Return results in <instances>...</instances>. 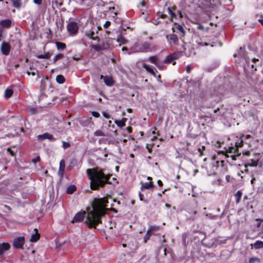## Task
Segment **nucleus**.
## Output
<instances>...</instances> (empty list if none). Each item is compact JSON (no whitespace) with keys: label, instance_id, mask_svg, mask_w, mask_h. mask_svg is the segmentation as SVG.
Returning <instances> with one entry per match:
<instances>
[{"label":"nucleus","instance_id":"obj_1","mask_svg":"<svg viewBox=\"0 0 263 263\" xmlns=\"http://www.w3.org/2000/svg\"><path fill=\"white\" fill-rule=\"evenodd\" d=\"M108 200L105 198H95L92 203V210L88 212L85 220L86 224L90 227H96L101 222L100 218L105 215Z\"/></svg>","mask_w":263,"mask_h":263},{"label":"nucleus","instance_id":"obj_39","mask_svg":"<svg viewBox=\"0 0 263 263\" xmlns=\"http://www.w3.org/2000/svg\"><path fill=\"white\" fill-rule=\"evenodd\" d=\"M256 261L259 262L260 259L257 257H251L249 259V263H254Z\"/></svg>","mask_w":263,"mask_h":263},{"label":"nucleus","instance_id":"obj_19","mask_svg":"<svg viewBox=\"0 0 263 263\" xmlns=\"http://www.w3.org/2000/svg\"><path fill=\"white\" fill-rule=\"evenodd\" d=\"M154 186L153 182L152 181H150L149 182L142 183V185L141 187V190L143 191L145 189H149L150 188L153 187Z\"/></svg>","mask_w":263,"mask_h":263},{"label":"nucleus","instance_id":"obj_31","mask_svg":"<svg viewBox=\"0 0 263 263\" xmlns=\"http://www.w3.org/2000/svg\"><path fill=\"white\" fill-rule=\"evenodd\" d=\"M76 190V187L74 185H70L67 189V193L69 194H71Z\"/></svg>","mask_w":263,"mask_h":263},{"label":"nucleus","instance_id":"obj_9","mask_svg":"<svg viewBox=\"0 0 263 263\" xmlns=\"http://www.w3.org/2000/svg\"><path fill=\"white\" fill-rule=\"evenodd\" d=\"M37 138L39 141H43L45 139H48L51 141H53L55 140L54 137L48 133H45L42 135H39L37 136Z\"/></svg>","mask_w":263,"mask_h":263},{"label":"nucleus","instance_id":"obj_10","mask_svg":"<svg viewBox=\"0 0 263 263\" xmlns=\"http://www.w3.org/2000/svg\"><path fill=\"white\" fill-rule=\"evenodd\" d=\"M24 244V238L23 237H18L14 239L13 241V246L15 248H21Z\"/></svg>","mask_w":263,"mask_h":263},{"label":"nucleus","instance_id":"obj_35","mask_svg":"<svg viewBox=\"0 0 263 263\" xmlns=\"http://www.w3.org/2000/svg\"><path fill=\"white\" fill-rule=\"evenodd\" d=\"M13 93V91L11 89H6L5 91V97L7 98H10Z\"/></svg>","mask_w":263,"mask_h":263},{"label":"nucleus","instance_id":"obj_15","mask_svg":"<svg viewBox=\"0 0 263 263\" xmlns=\"http://www.w3.org/2000/svg\"><path fill=\"white\" fill-rule=\"evenodd\" d=\"M10 248V245L8 243L3 242L0 243V257L4 254L5 252Z\"/></svg>","mask_w":263,"mask_h":263},{"label":"nucleus","instance_id":"obj_56","mask_svg":"<svg viewBox=\"0 0 263 263\" xmlns=\"http://www.w3.org/2000/svg\"><path fill=\"white\" fill-rule=\"evenodd\" d=\"M157 183L159 186H162L163 185V183L160 180H158Z\"/></svg>","mask_w":263,"mask_h":263},{"label":"nucleus","instance_id":"obj_32","mask_svg":"<svg viewBox=\"0 0 263 263\" xmlns=\"http://www.w3.org/2000/svg\"><path fill=\"white\" fill-rule=\"evenodd\" d=\"M21 0H11L13 6L16 8H20L21 7Z\"/></svg>","mask_w":263,"mask_h":263},{"label":"nucleus","instance_id":"obj_45","mask_svg":"<svg viewBox=\"0 0 263 263\" xmlns=\"http://www.w3.org/2000/svg\"><path fill=\"white\" fill-rule=\"evenodd\" d=\"M206 216L209 218V219H214L216 218V215H212V214H210V213H209V214H206Z\"/></svg>","mask_w":263,"mask_h":263},{"label":"nucleus","instance_id":"obj_42","mask_svg":"<svg viewBox=\"0 0 263 263\" xmlns=\"http://www.w3.org/2000/svg\"><path fill=\"white\" fill-rule=\"evenodd\" d=\"M248 166L247 165V164H246V165H245L241 168V170H240V173H243V172H248V170L247 168V167Z\"/></svg>","mask_w":263,"mask_h":263},{"label":"nucleus","instance_id":"obj_17","mask_svg":"<svg viewBox=\"0 0 263 263\" xmlns=\"http://www.w3.org/2000/svg\"><path fill=\"white\" fill-rule=\"evenodd\" d=\"M142 67L144 68L148 72L150 73L154 77H156V74L153 69L152 66L149 65L145 63H143L142 64Z\"/></svg>","mask_w":263,"mask_h":263},{"label":"nucleus","instance_id":"obj_48","mask_svg":"<svg viewBox=\"0 0 263 263\" xmlns=\"http://www.w3.org/2000/svg\"><path fill=\"white\" fill-rule=\"evenodd\" d=\"M77 159L76 158H73L72 159L71 161V164L74 166V165H76L77 164Z\"/></svg>","mask_w":263,"mask_h":263},{"label":"nucleus","instance_id":"obj_28","mask_svg":"<svg viewBox=\"0 0 263 263\" xmlns=\"http://www.w3.org/2000/svg\"><path fill=\"white\" fill-rule=\"evenodd\" d=\"M56 45L58 50H63L66 48V44L62 42H57Z\"/></svg>","mask_w":263,"mask_h":263},{"label":"nucleus","instance_id":"obj_38","mask_svg":"<svg viewBox=\"0 0 263 263\" xmlns=\"http://www.w3.org/2000/svg\"><path fill=\"white\" fill-rule=\"evenodd\" d=\"M159 229V227L158 226H150L148 230V233H151L153 231H158Z\"/></svg>","mask_w":263,"mask_h":263},{"label":"nucleus","instance_id":"obj_11","mask_svg":"<svg viewBox=\"0 0 263 263\" xmlns=\"http://www.w3.org/2000/svg\"><path fill=\"white\" fill-rule=\"evenodd\" d=\"M1 51L3 54L8 55L9 53L10 46L9 43L3 41L1 44Z\"/></svg>","mask_w":263,"mask_h":263},{"label":"nucleus","instance_id":"obj_29","mask_svg":"<svg viewBox=\"0 0 263 263\" xmlns=\"http://www.w3.org/2000/svg\"><path fill=\"white\" fill-rule=\"evenodd\" d=\"M39 237L40 236L38 234H33L32 235L30 241L32 242H35L39 240Z\"/></svg>","mask_w":263,"mask_h":263},{"label":"nucleus","instance_id":"obj_51","mask_svg":"<svg viewBox=\"0 0 263 263\" xmlns=\"http://www.w3.org/2000/svg\"><path fill=\"white\" fill-rule=\"evenodd\" d=\"M42 0H33V3L37 5H41L42 4Z\"/></svg>","mask_w":263,"mask_h":263},{"label":"nucleus","instance_id":"obj_60","mask_svg":"<svg viewBox=\"0 0 263 263\" xmlns=\"http://www.w3.org/2000/svg\"><path fill=\"white\" fill-rule=\"evenodd\" d=\"M4 207H5L6 208H7L9 211H11V208L9 206H8L6 204H5L4 205Z\"/></svg>","mask_w":263,"mask_h":263},{"label":"nucleus","instance_id":"obj_57","mask_svg":"<svg viewBox=\"0 0 263 263\" xmlns=\"http://www.w3.org/2000/svg\"><path fill=\"white\" fill-rule=\"evenodd\" d=\"M251 61L253 63H255L256 62H258L259 60L258 59H256V58H252L251 59Z\"/></svg>","mask_w":263,"mask_h":263},{"label":"nucleus","instance_id":"obj_62","mask_svg":"<svg viewBox=\"0 0 263 263\" xmlns=\"http://www.w3.org/2000/svg\"><path fill=\"white\" fill-rule=\"evenodd\" d=\"M166 17V14H162L160 15V17L162 18H165Z\"/></svg>","mask_w":263,"mask_h":263},{"label":"nucleus","instance_id":"obj_61","mask_svg":"<svg viewBox=\"0 0 263 263\" xmlns=\"http://www.w3.org/2000/svg\"><path fill=\"white\" fill-rule=\"evenodd\" d=\"M127 119L126 118H123L121 120L124 123V124H125V122H126L127 121Z\"/></svg>","mask_w":263,"mask_h":263},{"label":"nucleus","instance_id":"obj_33","mask_svg":"<svg viewBox=\"0 0 263 263\" xmlns=\"http://www.w3.org/2000/svg\"><path fill=\"white\" fill-rule=\"evenodd\" d=\"M167 10H168V14L171 17V20L173 18H177V15L173 12V10L172 9V8L171 7H168L167 8Z\"/></svg>","mask_w":263,"mask_h":263},{"label":"nucleus","instance_id":"obj_5","mask_svg":"<svg viewBox=\"0 0 263 263\" xmlns=\"http://www.w3.org/2000/svg\"><path fill=\"white\" fill-rule=\"evenodd\" d=\"M67 30L69 34L71 35H76L79 30V25L76 22H70L67 25Z\"/></svg>","mask_w":263,"mask_h":263},{"label":"nucleus","instance_id":"obj_14","mask_svg":"<svg viewBox=\"0 0 263 263\" xmlns=\"http://www.w3.org/2000/svg\"><path fill=\"white\" fill-rule=\"evenodd\" d=\"M194 39L197 45L199 46H207L208 44L207 42L203 41L199 36L195 35Z\"/></svg>","mask_w":263,"mask_h":263},{"label":"nucleus","instance_id":"obj_64","mask_svg":"<svg viewBox=\"0 0 263 263\" xmlns=\"http://www.w3.org/2000/svg\"><path fill=\"white\" fill-rule=\"evenodd\" d=\"M230 176L229 175H227L226 177V180L229 182L230 179Z\"/></svg>","mask_w":263,"mask_h":263},{"label":"nucleus","instance_id":"obj_30","mask_svg":"<svg viewBox=\"0 0 263 263\" xmlns=\"http://www.w3.org/2000/svg\"><path fill=\"white\" fill-rule=\"evenodd\" d=\"M248 166L254 167L256 166L258 164L257 161H254L253 159H250L249 162L247 163Z\"/></svg>","mask_w":263,"mask_h":263},{"label":"nucleus","instance_id":"obj_21","mask_svg":"<svg viewBox=\"0 0 263 263\" xmlns=\"http://www.w3.org/2000/svg\"><path fill=\"white\" fill-rule=\"evenodd\" d=\"M64 170H65V162L64 160H62L60 161V167H59V172H58L60 176H62L63 175Z\"/></svg>","mask_w":263,"mask_h":263},{"label":"nucleus","instance_id":"obj_18","mask_svg":"<svg viewBox=\"0 0 263 263\" xmlns=\"http://www.w3.org/2000/svg\"><path fill=\"white\" fill-rule=\"evenodd\" d=\"M86 35L89 39H92L94 41H97L99 42L100 40L98 36H94L95 32L93 31H88L86 32Z\"/></svg>","mask_w":263,"mask_h":263},{"label":"nucleus","instance_id":"obj_26","mask_svg":"<svg viewBox=\"0 0 263 263\" xmlns=\"http://www.w3.org/2000/svg\"><path fill=\"white\" fill-rule=\"evenodd\" d=\"M56 81L59 84H63L65 81V79L63 76L59 74L56 77Z\"/></svg>","mask_w":263,"mask_h":263},{"label":"nucleus","instance_id":"obj_13","mask_svg":"<svg viewBox=\"0 0 263 263\" xmlns=\"http://www.w3.org/2000/svg\"><path fill=\"white\" fill-rule=\"evenodd\" d=\"M91 48L95 51L99 52L106 49L107 47L104 42H101L99 45H92Z\"/></svg>","mask_w":263,"mask_h":263},{"label":"nucleus","instance_id":"obj_4","mask_svg":"<svg viewBox=\"0 0 263 263\" xmlns=\"http://www.w3.org/2000/svg\"><path fill=\"white\" fill-rule=\"evenodd\" d=\"M152 51V48L149 43L144 42L141 44L136 43L130 49L128 54H132L135 52H148Z\"/></svg>","mask_w":263,"mask_h":263},{"label":"nucleus","instance_id":"obj_44","mask_svg":"<svg viewBox=\"0 0 263 263\" xmlns=\"http://www.w3.org/2000/svg\"><path fill=\"white\" fill-rule=\"evenodd\" d=\"M62 144H63V147L64 149H66L70 146V145L69 143L66 142L65 141H63Z\"/></svg>","mask_w":263,"mask_h":263},{"label":"nucleus","instance_id":"obj_54","mask_svg":"<svg viewBox=\"0 0 263 263\" xmlns=\"http://www.w3.org/2000/svg\"><path fill=\"white\" fill-rule=\"evenodd\" d=\"M126 130L128 132V133H130L132 132V128L130 127H126Z\"/></svg>","mask_w":263,"mask_h":263},{"label":"nucleus","instance_id":"obj_58","mask_svg":"<svg viewBox=\"0 0 263 263\" xmlns=\"http://www.w3.org/2000/svg\"><path fill=\"white\" fill-rule=\"evenodd\" d=\"M139 198H140V200H143V195L141 193H139Z\"/></svg>","mask_w":263,"mask_h":263},{"label":"nucleus","instance_id":"obj_46","mask_svg":"<svg viewBox=\"0 0 263 263\" xmlns=\"http://www.w3.org/2000/svg\"><path fill=\"white\" fill-rule=\"evenodd\" d=\"M40 160V157H36V158L33 159L32 160V162L34 163V164H36L37 162H39Z\"/></svg>","mask_w":263,"mask_h":263},{"label":"nucleus","instance_id":"obj_23","mask_svg":"<svg viewBox=\"0 0 263 263\" xmlns=\"http://www.w3.org/2000/svg\"><path fill=\"white\" fill-rule=\"evenodd\" d=\"M242 193L241 191H240V190L238 191L234 194V196L236 198L235 201H236V204H238L240 202V199L242 197Z\"/></svg>","mask_w":263,"mask_h":263},{"label":"nucleus","instance_id":"obj_43","mask_svg":"<svg viewBox=\"0 0 263 263\" xmlns=\"http://www.w3.org/2000/svg\"><path fill=\"white\" fill-rule=\"evenodd\" d=\"M151 235V233H148V231H147L144 237L145 242H146V241L149 238Z\"/></svg>","mask_w":263,"mask_h":263},{"label":"nucleus","instance_id":"obj_25","mask_svg":"<svg viewBox=\"0 0 263 263\" xmlns=\"http://www.w3.org/2000/svg\"><path fill=\"white\" fill-rule=\"evenodd\" d=\"M39 72L37 69L35 68L30 67L29 69L27 71V73L28 75H32L35 76L36 73Z\"/></svg>","mask_w":263,"mask_h":263},{"label":"nucleus","instance_id":"obj_37","mask_svg":"<svg viewBox=\"0 0 263 263\" xmlns=\"http://www.w3.org/2000/svg\"><path fill=\"white\" fill-rule=\"evenodd\" d=\"M115 123L119 127H122L125 125V124H124V123H123L121 120H115Z\"/></svg>","mask_w":263,"mask_h":263},{"label":"nucleus","instance_id":"obj_7","mask_svg":"<svg viewBox=\"0 0 263 263\" xmlns=\"http://www.w3.org/2000/svg\"><path fill=\"white\" fill-rule=\"evenodd\" d=\"M86 212L85 211H81L77 213L73 218L72 222H81L84 220Z\"/></svg>","mask_w":263,"mask_h":263},{"label":"nucleus","instance_id":"obj_6","mask_svg":"<svg viewBox=\"0 0 263 263\" xmlns=\"http://www.w3.org/2000/svg\"><path fill=\"white\" fill-rule=\"evenodd\" d=\"M166 39L168 44L171 46L178 44V37L177 35L171 33L166 35Z\"/></svg>","mask_w":263,"mask_h":263},{"label":"nucleus","instance_id":"obj_59","mask_svg":"<svg viewBox=\"0 0 263 263\" xmlns=\"http://www.w3.org/2000/svg\"><path fill=\"white\" fill-rule=\"evenodd\" d=\"M166 191V190H164L162 192V193H158V195L160 197L162 196V195L164 194Z\"/></svg>","mask_w":263,"mask_h":263},{"label":"nucleus","instance_id":"obj_52","mask_svg":"<svg viewBox=\"0 0 263 263\" xmlns=\"http://www.w3.org/2000/svg\"><path fill=\"white\" fill-rule=\"evenodd\" d=\"M159 69H163L164 66L161 64V61L159 62V66H156Z\"/></svg>","mask_w":263,"mask_h":263},{"label":"nucleus","instance_id":"obj_2","mask_svg":"<svg viewBox=\"0 0 263 263\" xmlns=\"http://www.w3.org/2000/svg\"><path fill=\"white\" fill-rule=\"evenodd\" d=\"M86 172L90 180V188L92 190H98L100 187H103L110 178V175L104 174L98 167L87 169Z\"/></svg>","mask_w":263,"mask_h":263},{"label":"nucleus","instance_id":"obj_47","mask_svg":"<svg viewBox=\"0 0 263 263\" xmlns=\"http://www.w3.org/2000/svg\"><path fill=\"white\" fill-rule=\"evenodd\" d=\"M92 115L95 118H98L100 116V114L97 111L92 112Z\"/></svg>","mask_w":263,"mask_h":263},{"label":"nucleus","instance_id":"obj_49","mask_svg":"<svg viewBox=\"0 0 263 263\" xmlns=\"http://www.w3.org/2000/svg\"><path fill=\"white\" fill-rule=\"evenodd\" d=\"M110 25V22L109 21H106L104 24L103 26L105 28H107Z\"/></svg>","mask_w":263,"mask_h":263},{"label":"nucleus","instance_id":"obj_34","mask_svg":"<svg viewBox=\"0 0 263 263\" xmlns=\"http://www.w3.org/2000/svg\"><path fill=\"white\" fill-rule=\"evenodd\" d=\"M117 42L119 44H125L127 43V40L123 36H120L117 39Z\"/></svg>","mask_w":263,"mask_h":263},{"label":"nucleus","instance_id":"obj_55","mask_svg":"<svg viewBox=\"0 0 263 263\" xmlns=\"http://www.w3.org/2000/svg\"><path fill=\"white\" fill-rule=\"evenodd\" d=\"M242 154H243V155L250 156V152H249V151H246V152H243V153H242Z\"/></svg>","mask_w":263,"mask_h":263},{"label":"nucleus","instance_id":"obj_53","mask_svg":"<svg viewBox=\"0 0 263 263\" xmlns=\"http://www.w3.org/2000/svg\"><path fill=\"white\" fill-rule=\"evenodd\" d=\"M7 151L9 152L11 156H13L14 155V152L10 148H8Z\"/></svg>","mask_w":263,"mask_h":263},{"label":"nucleus","instance_id":"obj_20","mask_svg":"<svg viewBox=\"0 0 263 263\" xmlns=\"http://www.w3.org/2000/svg\"><path fill=\"white\" fill-rule=\"evenodd\" d=\"M1 25L4 28H9L11 25V21L8 19L3 20L1 21Z\"/></svg>","mask_w":263,"mask_h":263},{"label":"nucleus","instance_id":"obj_22","mask_svg":"<svg viewBox=\"0 0 263 263\" xmlns=\"http://www.w3.org/2000/svg\"><path fill=\"white\" fill-rule=\"evenodd\" d=\"M251 246H253L255 249L263 248V241L257 240L253 244H251Z\"/></svg>","mask_w":263,"mask_h":263},{"label":"nucleus","instance_id":"obj_41","mask_svg":"<svg viewBox=\"0 0 263 263\" xmlns=\"http://www.w3.org/2000/svg\"><path fill=\"white\" fill-rule=\"evenodd\" d=\"M152 137L151 138L152 140H154V139H156L158 134L156 132V128H154V129L152 132Z\"/></svg>","mask_w":263,"mask_h":263},{"label":"nucleus","instance_id":"obj_40","mask_svg":"<svg viewBox=\"0 0 263 263\" xmlns=\"http://www.w3.org/2000/svg\"><path fill=\"white\" fill-rule=\"evenodd\" d=\"M63 57H64V55L63 54H62V53L58 54L54 57V58L53 59V61L54 62H56L58 60L63 58Z\"/></svg>","mask_w":263,"mask_h":263},{"label":"nucleus","instance_id":"obj_27","mask_svg":"<svg viewBox=\"0 0 263 263\" xmlns=\"http://www.w3.org/2000/svg\"><path fill=\"white\" fill-rule=\"evenodd\" d=\"M93 135L96 137H104L105 136V134L102 129H99L94 132Z\"/></svg>","mask_w":263,"mask_h":263},{"label":"nucleus","instance_id":"obj_36","mask_svg":"<svg viewBox=\"0 0 263 263\" xmlns=\"http://www.w3.org/2000/svg\"><path fill=\"white\" fill-rule=\"evenodd\" d=\"M50 57V54L49 52L44 54L37 55V57L39 59H48Z\"/></svg>","mask_w":263,"mask_h":263},{"label":"nucleus","instance_id":"obj_50","mask_svg":"<svg viewBox=\"0 0 263 263\" xmlns=\"http://www.w3.org/2000/svg\"><path fill=\"white\" fill-rule=\"evenodd\" d=\"M103 116L104 118H106V119H109L110 118V116L109 115V114L106 112H103Z\"/></svg>","mask_w":263,"mask_h":263},{"label":"nucleus","instance_id":"obj_12","mask_svg":"<svg viewBox=\"0 0 263 263\" xmlns=\"http://www.w3.org/2000/svg\"><path fill=\"white\" fill-rule=\"evenodd\" d=\"M101 79H103L105 84L108 86H111L114 83L112 78L111 76L101 75L100 76Z\"/></svg>","mask_w":263,"mask_h":263},{"label":"nucleus","instance_id":"obj_3","mask_svg":"<svg viewBox=\"0 0 263 263\" xmlns=\"http://www.w3.org/2000/svg\"><path fill=\"white\" fill-rule=\"evenodd\" d=\"M242 137L245 138L246 139H249L251 138L249 135H242L241 137H236V140L235 142L234 145L231 144V146L228 147L227 149V157H230L233 160H236V157H239L241 153L238 151V148L241 147L243 145V141Z\"/></svg>","mask_w":263,"mask_h":263},{"label":"nucleus","instance_id":"obj_24","mask_svg":"<svg viewBox=\"0 0 263 263\" xmlns=\"http://www.w3.org/2000/svg\"><path fill=\"white\" fill-rule=\"evenodd\" d=\"M175 57V56L174 54H170L167 55L164 60V63L167 64L171 63L174 60Z\"/></svg>","mask_w":263,"mask_h":263},{"label":"nucleus","instance_id":"obj_63","mask_svg":"<svg viewBox=\"0 0 263 263\" xmlns=\"http://www.w3.org/2000/svg\"><path fill=\"white\" fill-rule=\"evenodd\" d=\"M198 29H200L201 30H203L204 29V27L203 26L201 25H199L198 26Z\"/></svg>","mask_w":263,"mask_h":263},{"label":"nucleus","instance_id":"obj_16","mask_svg":"<svg viewBox=\"0 0 263 263\" xmlns=\"http://www.w3.org/2000/svg\"><path fill=\"white\" fill-rule=\"evenodd\" d=\"M145 61L149 62L156 66H159V62L160 61L157 56H150Z\"/></svg>","mask_w":263,"mask_h":263},{"label":"nucleus","instance_id":"obj_8","mask_svg":"<svg viewBox=\"0 0 263 263\" xmlns=\"http://www.w3.org/2000/svg\"><path fill=\"white\" fill-rule=\"evenodd\" d=\"M173 32H175V30L174 29H176L177 30V33H180V39L183 41V37L185 34L186 31L184 30L183 27L180 24H175V27L173 28Z\"/></svg>","mask_w":263,"mask_h":263}]
</instances>
